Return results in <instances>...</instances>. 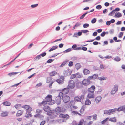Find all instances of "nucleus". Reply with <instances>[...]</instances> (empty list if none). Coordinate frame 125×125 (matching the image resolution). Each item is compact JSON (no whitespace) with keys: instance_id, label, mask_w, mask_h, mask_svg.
Here are the masks:
<instances>
[{"instance_id":"obj_9","label":"nucleus","mask_w":125,"mask_h":125,"mask_svg":"<svg viewBox=\"0 0 125 125\" xmlns=\"http://www.w3.org/2000/svg\"><path fill=\"white\" fill-rule=\"evenodd\" d=\"M61 98L60 96L56 97L55 99V103L57 105H59L61 103Z\"/></svg>"},{"instance_id":"obj_10","label":"nucleus","mask_w":125,"mask_h":125,"mask_svg":"<svg viewBox=\"0 0 125 125\" xmlns=\"http://www.w3.org/2000/svg\"><path fill=\"white\" fill-rule=\"evenodd\" d=\"M76 87L78 88H81L83 87V85L82 82L79 81L77 82L76 84Z\"/></svg>"},{"instance_id":"obj_32","label":"nucleus","mask_w":125,"mask_h":125,"mask_svg":"<svg viewBox=\"0 0 125 125\" xmlns=\"http://www.w3.org/2000/svg\"><path fill=\"white\" fill-rule=\"evenodd\" d=\"M19 73L18 72H12L9 73L8 74V75H9L10 76H11L13 75H15L18 73Z\"/></svg>"},{"instance_id":"obj_42","label":"nucleus","mask_w":125,"mask_h":125,"mask_svg":"<svg viewBox=\"0 0 125 125\" xmlns=\"http://www.w3.org/2000/svg\"><path fill=\"white\" fill-rule=\"evenodd\" d=\"M76 77L78 78H81L82 77V76L80 74V73H77L76 74Z\"/></svg>"},{"instance_id":"obj_24","label":"nucleus","mask_w":125,"mask_h":125,"mask_svg":"<svg viewBox=\"0 0 125 125\" xmlns=\"http://www.w3.org/2000/svg\"><path fill=\"white\" fill-rule=\"evenodd\" d=\"M22 112L21 110H19L18 111L16 114V116L17 117L21 115L22 114Z\"/></svg>"},{"instance_id":"obj_23","label":"nucleus","mask_w":125,"mask_h":125,"mask_svg":"<svg viewBox=\"0 0 125 125\" xmlns=\"http://www.w3.org/2000/svg\"><path fill=\"white\" fill-rule=\"evenodd\" d=\"M115 16L116 17L119 18L121 17L122 16V15L121 13L119 12H116L115 13Z\"/></svg>"},{"instance_id":"obj_29","label":"nucleus","mask_w":125,"mask_h":125,"mask_svg":"<svg viewBox=\"0 0 125 125\" xmlns=\"http://www.w3.org/2000/svg\"><path fill=\"white\" fill-rule=\"evenodd\" d=\"M57 74V72L54 71H52L51 73H50L49 74V75L52 76H55Z\"/></svg>"},{"instance_id":"obj_44","label":"nucleus","mask_w":125,"mask_h":125,"mask_svg":"<svg viewBox=\"0 0 125 125\" xmlns=\"http://www.w3.org/2000/svg\"><path fill=\"white\" fill-rule=\"evenodd\" d=\"M73 65V63L72 61H70L69 62V67H71Z\"/></svg>"},{"instance_id":"obj_16","label":"nucleus","mask_w":125,"mask_h":125,"mask_svg":"<svg viewBox=\"0 0 125 125\" xmlns=\"http://www.w3.org/2000/svg\"><path fill=\"white\" fill-rule=\"evenodd\" d=\"M118 112L123 111L125 114V106H123L120 107L118 108Z\"/></svg>"},{"instance_id":"obj_17","label":"nucleus","mask_w":125,"mask_h":125,"mask_svg":"<svg viewBox=\"0 0 125 125\" xmlns=\"http://www.w3.org/2000/svg\"><path fill=\"white\" fill-rule=\"evenodd\" d=\"M43 110L44 111L47 112H49L51 110L50 108L48 106H45L43 108Z\"/></svg>"},{"instance_id":"obj_43","label":"nucleus","mask_w":125,"mask_h":125,"mask_svg":"<svg viewBox=\"0 0 125 125\" xmlns=\"http://www.w3.org/2000/svg\"><path fill=\"white\" fill-rule=\"evenodd\" d=\"M96 21V20L95 18H94L91 21V22L92 23H94Z\"/></svg>"},{"instance_id":"obj_53","label":"nucleus","mask_w":125,"mask_h":125,"mask_svg":"<svg viewBox=\"0 0 125 125\" xmlns=\"http://www.w3.org/2000/svg\"><path fill=\"white\" fill-rule=\"evenodd\" d=\"M98 79L100 80H105L106 79L104 77H102L98 78Z\"/></svg>"},{"instance_id":"obj_13","label":"nucleus","mask_w":125,"mask_h":125,"mask_svg":"<svg viewBox=\"0 0 125 125\" xmlns=\"http://www.w3.org/2000/svg\"><path fill=\"white\" fill-rule=\"evenodd\" d=\"M64 81V78L62 79H58L56 80V81L59 84H62L63 83Z\"/></svg>"},{"instance_id":"obj_47","label":"nucleus","mask_w":125,"mask_h":125,"mask_svg":"<svg viewBox=\"0 0 125 125\" xmlns=\"http://www.w3.org/2000/svg\"><path fill=\"white\" fill-rule=\"evenodd\" d=\"M89 26V25L87 23H85L83 24V27L86 28L88 27Z\"/></svg>"},{"instance_id":"obj_33","label":"nucleus","mask_w":125,"mask_h":125,"mask_svg":"<svg viewBox=\"0 0 125 125\" xmlns=\"http://www.w3.org/2000/svg\"><path fill=\"white\" fill-rule=\"evenodd\" d=\"M89 13V12H85L82 15L81 17H80V19H82L85 17V16L87 14Z\"/></svg>"},{"instance_id":"obj_45","label":"nucleus","mask_w":125,"mask_h":125,"mask_svg":"<svg viewBox=\"0 0 125 125\" xmlns=\"http://www.w3.org/2000/svg\"><path fill=\"white\" fill-rule=\"evenodd\" d=\"M81 31L83 33H86L87 32H89V31L88 30H81Z\"/></svg>"},{"instance_id":"obj_31","label":"nucleus","mask_w":125,"mask_h":125,"mask_svg":"<svg viewBox=\"0 0 125 125\" xmlns=\"http://www.w3.org/2000/svg\"><path fill=\"white\" fill-rule=\"evenodd\" d=\"M104 114H107L108 115H110L109 109L108 110H104Z\"/></svg>"},{"instance_id":"obj_12","label":"nucleus","mask_w":125,"mask_h":125,"mask_svg":"<svg viewBox=\"0 0 125 125\" xmlns=\"http://www.w3.org/2000/svg\"><path fill=\"white\" fill-rule=\"evenodd\" d=\"M87 97L90 99L94 98V92H88Z\"/></svg>"},{"instance_id":"obj_54","label":"nucleus","mask_w":125,"mask_h":125,"mask_svg":"<svg viewBox=\"0 0 125 125\" xmlns=\"http://www.w3.org/2000/svg\"><path fill=\"white\" fill-rule=\"evenodd\" d=\"M63 94H63V93L62 91V92H61L59 93V94L58 96H60V98H61V97H62L63 95Z\"/></svg>"},{"instance_id":"obj_51","label":"nucleus","mask_w":125,"mask_h":125,"mask_svg":"<svg viewBox=\"0 0 125 125\" xmlns=\"http://www.w3.org/2000/svg\"><path fill=\"white\" fill-rule=\"evenodd\" d=\"M42 112V110H40L39 109H37L36 110V112L38 114H40Z\"/></svg>"},{"instance_id":"obj_8","label":"nucleus","mask_w":125,"mask_h":125,"mask_svg":"<svg viewBox=\"0 0 125 125\" xmlns=\"http://www.w3.org/2000/svg\"><path fill=\"white\" fill-rule=\"evenodd\" d=\"M59 117L60 118H66L67 119L69 118V116L68 114L64 115L62 113L60 114L59 115Z\"/></svg>"},{"instance_id":"obj_1","label":"nucleus","mask_w":125,"mask_h":125,"mask_svg":"<svg viewBox=\"0 0 125 125\" xmlns=\"http://www.w3.org/2000/svg\"><path fill=\"white\" fill-rule=\"evenodd\" d=\"M52 96L51 95H48L45 98V100L47 102V104L49 105H52L54 103V101L52 100Z\"/></svg>"},{"instance_id":"obj_18","label":"nucleus","mask_w":125,"mask_h":125,"mask_svg":"<svg viewBox=\"0 0 125 125\" xmlns=\"http://www.w3.org/2000/svg\"><path fill=\"white\" fill-rule=\"evenodd\" d=\"M83 72L85 75H87L90 73V71L86 69H84L83 70Z\"/></svg>"},{"instance_id":"obj_19","label":"nucleus","mask_w":125,"mask_h":125,"mask_svg":"<svg viewBox=\"0 0 125 125\" xmlns=\"http://www.w3.org/2000/svg\"><path fill=\"white\" fill-rule=\"evenodd\" d=\"M47 104H48L47 102L44 100H43L42 102L39 103L38 104L39 106H40L42 105H45Z\"/></svg>"},{"instance_id":"obj_39","label":"nucleus","mask_w":125,"mask_h":125,"mask_svg":"<svg viewBox=\"0 0 125 125\" xmlns=\"http://www.w3.org/2000/svg\"><path fill=\"white\" fill-rule=\"evenodd\" d=\"M84 120L83 119H81L79 122L78 125H82L84 122Z\"/></svg>"},{"instance_id":"obj_30","label":"nucleus","mask_w":125,"mask_h":125,"mask_svg":"<svg viewBox=\"0 0 125 125\" xmlns=\"http://www.w3.org/2000/svg\"><path fill=\"white\" fill-rule=\"evenodd\" d=\"M58 47V46H53L51 49H50L49 51V52H51L52 51H53L57 49Z\"/></svg>"},{"instance_id":"obj_36","label":"nucleus","mask_w":125,"mask_h":125,"mask_svg":"<svg viewBox=\"0 0 125 125\" xmlns=\"http://www.w3.org/2000/svg\"><path fill=\"white\" fill-rule=\"evenodd\" d=\"M97 115L96 114H95L93 115V121H95L97 120Z\"/></svg>"},{"instance_id":"obj_28","label":"nucleus","mask_w":125,"mask_h":125,"mask_svg":"<svg viewBox=\"0 0 125 125\" xmlns=\"http://www.w3.org/2000/svg\"><path fill=\"white\" fill-rule=\"evenodd\" d=\"M8 112H5L2 113L1 115L2 117H5L8 115Z\"/></svg>"},{"instance_id":"obj_48","label":"nucleus","mask_w":125,"mask_h":125,"mask_svg":"<svg viewBox=\"0 0 125 125\" xmlns=\"http://www.w3.org/2000/svg\"><path fill=\"white\" fill-rule=\"evenodd\" d=\"M115 12L113 10L112 12H111L108 14V15L109 16H112L115 13Z\"/></svg>"},{"instance_id":"obj_4","label":"nucleus","mask_w":125,"mask_h":125,"mask_svg":"<svg viewBox=\"0 0 125 125\" xmlns=\"http://www.w3.org/2000/svg\"><path fill=\"white\" fill-rule=\"evenodd\" d=\"M84 98V96L83 95L80 96H77L74 98V100L75 102H81Z\"/></svg>"},{"instance_id":"obj_58","label":"nucleus","mask_w":125,"mask_h":125,"mask_svg":"<svg viewBox=\"0 0 125 125\" xmlns=\"http://www.w3.org/2000/svg\"><path fill=\"white\" fill-rule=\"evenodd\" d=\"M81 24L80 23L77 22L76 23L75 26L76 27H77L80 26Z\"/></svg>"},{"instance_id":"obj_63","label":"nucleus","mask_w":125,"mask_h":125,"mask_svg":"<svg viewBox=\"0 0 125 125\" xmlns=\"http://www.w3.org/2000/svg\"><path fill=\"white\" fill-rule=\"evenodd\" d=\"M116 92L115 91L113 90V89H112L111 92V94L112 95L114 94Z\"/></svg>"},{"instance_id":"obj_27","label":"nucleus","mask_w":125,"mask_h":125,"mask_svg":"<svg viewBox=\"0 0 125 125\" xmlns=\"http://www.w3.org/2000/svg\"><path fill=\"white\" fill-rule=\"evenodd\" d=\"M91 104L90 101L89 99H87L85 102V104L87 105H90Z\"/></svg>"},{"instance_id":"obj_3","label":"nucleus","mask_w":125,"mask_h":125,"mask_svg":"<svg viewBox=\"0 0 125 125\" xmlns=\"http://www.w3.org/2000/svg\"><path fill=\"white\" fill-rule=\"evenodd\" d=\"M68 86L70 88H74L75 86V83L74 81L72 80L69 81L68 82Z\"/></svg>"},{"instance_id":"obj_62","label":"nucleus","mask_w":125,"mask_h":125,"mask_svg":"<svg viewBox=\"0 0 125 125\" xmlns=\"http://www.w3.org/2000/svg\"><path fill=\"white\" fill-rule=\"evenodd\" d=\"M100 68L102 69H105L106 68L104 67V66L103 64H101L100 66Z\"/></svg>"},{"instance_id":"obj_52","label":"nucleus","mask_w":125,"mask_h":125,"mask_svg":"<svg viewBox=\"0 0 125 125\" xmlns=\"http://www.w3.org/2000/svg\"><path fill=\"white\" fill-rule=\"evenodd\" d=\"M76 77V75L74 74H73L71 75L70 78L71 79H73Z\"/></svg>"},{"instance_id":"obj_22","label":"nucleus","mask_w":125,"mask_h":125,"mask_svg":"<svg viewBox=\"0 0 125 125\" xmlns=\"http://www.w3.org/2000/svg\"><path fill=\"white\" fill-rule=\"evenodd\" d=\"M68 60H65V61L63 62L62 63L60 66V67H62L64 66L66 63L68 62Z\"/></svg>"},{"instance_id":"obj_41","label":"nucleus","mask_w":125,"mask_h":125,"mask_svg":"<svg viewBox=\"0 0 125 125\" xmlns=\"http://www.w3.org/2000/svg\"><path fill=\"white\" fill-rule=\"evenodd\" d=\"M114 60L117 61H119L120 60V59L119 57H117L114 59Z\"/></svg>"},{"instance_id":"obj_50","label":"nucleus","mask_w":125,"mask_h":125,"mask_svg":"<svg viewBox=\"0 0 125 125\" xmlns=\"http://www.w3.org/2000/svg\"><path fill=\"white\" fill-rule=\"evenodd\" d=\"M114 30L113 29L110 30L109 31V32L111 34H113L114 33Z\"/></svg>"},{"instance_id":"obj_49","label":"nucleus","mask_w":125,"mask_h":125,"mask_svg":"<svg viewBox=\"0 0 125 125\" xmlns=\"http://www.w3.org/2000/svg\"><path fill=\"white\" fill-rule=\"evenodd\" d=\"M41 56L40 55V54L39 55H37L36 56V57H35V58L34 59L35 60H36L37 59L39 60L41 58Z\"/></svg>"},{"instance_id":"obj_21","label":"nucleus","mask_w":125,"mask_h":125,"mask_svg":"<svg viewBox=\"0 0 125 125\" xmlns=\"http://www.w3.org/2000/svg\"><path fill=\"white\" fill-rule=\"evenodd\" d=\"M109 120L115 123L116 122L117 119L116 117H114L110 118L109 119Z\"/></svg>"},{"instance_id":"obj_35","label":"nucleus","mask_w":125,"mask_h":125,"mask_svg":"<svg viewBox=\"0 0 125 125\" xmlns=\"http://www.w3.org/2000/svg\"><path fill=\"white\" fill-rule=\"evenodd\" d=\"M109 119L108 117H107L105 119L103 120L101 122V123L104 124Z\"/></svg>"},{"instance_id":"obj_60","label":"nucleus","mask_w":125,"mask_h":125,"mask_svg":"<svg viewBox=\"0 0 125 125\" xmlns=\"http://www.w3.org/2000/svg\"><path fill=\"white\" fill-rule=\"evenodd\" d=\"M32 110V109L31 108L29 107V109L28 110H27V111H26V113H27V112L28 113H29L31 112Z\"/></svg>"},{"instance_id":"obj_14","label":"nucleus","mask_w":125,"mask_h":125,"mask_svg":"<svg viewBox=\"0 0 125 125\" xmlns=\"http://www.w3.org/2000/svg\"><path fill=\"white\" fill-rule=\"evenodd\" d=\"M69 89L68 88H65L62 90V91L64 94H67L69 91Z\"/></svg>"},{"instance_id":"obj_38","label":"nucleus","mask_w":125,"mask_h":125,"mask_svg":"<svg viewBox=\"0 0 125 125\" xmlns=\"http://www.w3.org/2000/svg\"><path fill=\"white\" fill-rule=\"evenodd\" d=\"M113 90H114L116 91H117L118 90V86L116 85H114V88L112 89Z\"/></svg>"},{"instance_id":"obj_64","label":"nucleus","mask_w":125,"mask_h":125,"mask_svg":"<svg viewBox=\"0 0 125 125\" xmlns=\"http://www.w3.org/2000/svg\"><path fill=\"white\" fill-rule=\"evenodd\" d=\"M20 106V105L19 104H16L15 105V107L16 109H18L19 108V107Z\"/></svg>"},{"instance_id":"obj_2","label":"nucleus","mask_w":125,"mask_h":125,"mask_svg":"<svg viewBox=\"0 0 125 125\" xmlns=\"http://www.w3.org/2000/svg\"><path fill=\"white\" fill-rule=\"evenodd\" d=\"M65 110V109L64 108L61 109L60 107H57L55 109V110L56 113L58 115L64 112Z\"/></svg>"},{"instance_id":"obj_56","label":"nucleus","mask_w":125,"mask_h":125,"mask_svg":"<svg viewBox=\"0 0 125 125\" xmlns=\"http://www.w3.org/2000/svg\"><path fill=\"white\" fill-rule=\"evenodd\" d=\"M102 6L100 5H99L97 6L96 7V8L98 9H100L102 8Z\"/></svg>"},{"instance_id":"obj_61","label":"nucleus","mask_w":125,"mask_h":125,"mask_svg":"<svg viewBox=\"0 0 125 125\" xmlns=\"http://www.w3.org/2000/svg\"><path fill=\"white\" fill-rule=\"evenodd\" d=\"M53 61V60L51 59H50L48 60L47 61V62L48 63H50L52 62Z\"/></svg>"},{"instance_id":"obj_40","label":"nucleus","mask_w":125,"mask_h":125,"mask_svg":"<svg viewBox=\"0 0 125 125\" xmlns=\"http://www.w3.org/2000/svg\"><path fill=\"white\" fill-rule=\"evenodd\" d=\"M93 77V80H94L96 79L98 77V74H95L92 75Z\"/></svg>"},{"instance_id":"obj_5","label":"nucleus","mask_w":125,"mask_h":125,"mask_svg":"<svg viewBox=\"0 0 125 125\" xmlns=\"http://www.w3.org/2000/svg\"><path fill=\"white\" fill-rule=\"evenodd\" d=\"M82 82L83 85L85 86H87L90 83V81L87 79H85L82 81Z\"/></svg>"},{"instance_id":"obj_59","label":"nucleus","mask_w":125,"mask_h":125,"mask_svg":"<svg viewBox=\"0 0 125 125\" xmlns=\"http://www.w3.org/2000/svg\"><path fill=\"white\" fill-rule=\"evenodd\" d=\"M32 115L31 114L29 113L28 114H27L26 115V117H31Z\"/></svg>"},{"instance_id":"obj_6","label":"nucleus","mask_w":125,"mask_h":125,"mask_svg":"<svg viewBox=\"0 0 125 125\" xmlns=\"http://www.w3.org/2000/svg\"><path fill=\"white\" fill-rule=\"evenodd\" d=\"M72 73V71L69 69H67L64 71L63 73L65 77L71 75Z\"/></svg>"},{"instance_id":"obj_11","label":"nucleus","mask_w":125,"mask_h":125,"mask_svg":"<svg viewBox=\"0 0 125 125\" xmlns=\"http://www.w3.org/2000/svg\"><path fill=\"white\" fill-rule=\"evenodd\" d=\"M95 88V86L92 85L90 88L88 89L87 91L88 92H94Z\"/></svg>"},{"instance_id":"obj_15","label":"nucleus","mask_w":125,"mask_h":125,"mask_svg":"<svg viewBox=\"0 0 125 125\" xmlns=\"http://www.w3.org/2000/svg\"><path fill=\"white\" fill-rule=\"evenodd\" d=\"M110 115L114 114L116 111H118V108H115L113 109H109Z\"/></svg>"},{"instance_id":"obj_25","label":"nucleus","mask_w":125,"mask_h":125,"mask_svg":"<svg viewBox=\"0 0 125 125\" xmlns=\"http://www.w3.org/2000/svg\"><path fill=\"white\" fill-rule=\"evenodd\" d=\"M3 104L5 106H9L10 105L11 103L10 102L6 101L3 103Z\"/></svg>"},{"instance_id":"obj_20","label":"nucleus","mask_w":125,"mask_h":125,"mask_svg":"<svg viewBox=\"0 0 125 125\" xmlns=\"http://www.w3.org/2000/svg\"><path fill=\"white\" fill-rule=\"evenodd\" d=\"M102 99L101 97L100 96H98L95 99V101L97 103H98Z\"/></svg>"},{"instance_id":"obj_7","label":"nucleus","mask_w":125,"mask_h":125,"mask_svg":"<svg viewBox=\"0 0 125 125\" xmlns=\"http://www.w3.org/2000/svg\"><path fill=\"white\" fill-rule=\"evenodd\" d=\"M62 99L64 102L66 103L70 101V98L69 96L67 95H65L62 97Z\"/></svg>"},{"instance_id":"obj_37","label":"nucleus","mask_w":125,"mask_h":125,"mask_svg":"<svg viewBox=\"0 0 125 125\" xmlns=\"http://www.w3.org/2000/svg\"><path fill=\"white\" fill-rule=\"evenodd\" d=\"M72 48H68L65 51H63V52L65 53H66L69 52L71 51Z\"/></svg>"},{"instance_id":"obj_57","label":"nucleus","mask_w":125,"mask_h":125,"mask_svg":"<svg viewBox=\"0 0 125 125\" xmlns=\"http://www.w3.org/2000/svg\"><path fill=\"white\" fill-rule=\"evenodd\" d=\"M123 32H120L119 35L118 37L119 38H121L123 35Z\"/></svg>"},{"instance_id":"obj_55","label":"nucleus","mask_w":125,"mask_h":125,"mask_svg":"<svg viewBox=\"0 0 125 125\" xmlns=\"http://www.w3.org/2000/svg\"><path fill=\"white\" fill-rule=\"evenodd\" d=\"M98 44H100V43H99L97 41H95L93 42V44L94 45H98Z\"/></svg>"},{"instance_id":"obj_46","label":"nucleus","mask_w":125,"mask_h":125,"mask_svg":"<svg viewBox=\"0 0 125 125\" xmlns=\"http://www.w3.org/2000/svg\"><path fill=\"white\" fill-rule=\"evenodd\" d=\"M38 5V4L32 5L31 6V7L32 8H35L37 7Z\"/></svg>"},{"instance_id":"obj_34","label":"nucleus","mask_w":125,"mask_h":125,"mask_svg":"<svg viewBox=\"0 0 125 125\" xmlns=\"http://www.w3.org/2000/svg\"><path fill=\"white\" fill-rule=\"evenodd\" d=\"M75 67L76 69H79L81 67V65L80 63H77L75 65Z\"/></svg>"},{"instance_id":"obj_26","label":"nucleus","mask_w":125,"mask_h":125,"mask_svg":"<svg viewBox=\"0 0 125 125\" xmlns=\"http://www.w3.org/2000/svg\"><path fill=\"white\" fill-rule=\"evenodd\" d=\"M54 111H51L50 110L49 112L47 113V114L49 116H52L54 115Z\"/></svg>"}]
</instances>
